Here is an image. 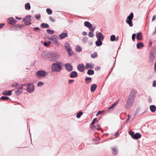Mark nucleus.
Segmentation results:
<instances>
[{
  "label": "nucleus",
  "instance_id": "nucleus-1",
  "mask_svg": "<svg viewBox=\"0 0 156 156\" xmlns=\"http://www.w3.org/2000/svg\"><path fill=\"white\" fill-rule=\"evenodd\" d=\"M41 57L45 60L54 62L58 59L59 55L55 51H45L42 53Z\"/></svg>",
  "mask_w": 156,
  "mask_h": 156
},
{
  "label": "nucleus",
  "instance_id": "nucleus-2",
  "mask_svg": "<svg viewBox=\"0 0 156 156\" xmlns=\"http://www.w3.org/2000/svg\"><path fill=\"white\" fill-rule=\"evenodd\" d=\"M64 65V63L62 62L57 61L52 64L51 67V71L53 72H60L62 70Z\"/></svg>",
  "mask_w": 156,
  "mask_h": 156
},
{
  "label": "nucleus",
  "instance_id": "nucleus-3",
  "mask_svg": "<svg viewBox=\"0 0 156 156\" xmlns=\"http://www.w3.org/2000/svg\"><path fill=\"white\" fill-rule=\"evenodd\" d=\"M156 57V47L153 46L149 53V61L153 64Z\"/></svg>",
  "mask_w": 156,
  "mask_h": 156
},
{
  "label": "nucleus",
  "instance_id": "nucleus-4",
  "mask_svg": "<svg viewBox=\"0 0 156 156\" xmlns=\"http://www.w3.org/2000/svg\"><path fill=\"white\" fill-rule=\"evenodd\" d=\"M133 12H131L129 15L127 16L126 20V23L128 24L130 27H132L133 26L132 20L133 19Z\"/></svg>",
  "mask_w": 156,
  "mask_h": 156
},
{
  "label": "nucleus",
  "instance_id": "nucleus-5",
  "mask_svg": "<svg viewBox=\"0 0 156 156\" xmlns=\"http://www.w3.org/2000/svg\"><path fill=\"white\" fill-rule=\"evenodd\" d=\"M47 39L50 41H52L56 46H58L60 44L58 41V37L57 35H53L52 36V37H47Z\"/></svg>",
  "mask_w": 156,
  "mask_h": 156
},
{
  "label": "nucleus",
  "instance_id": "nucleus-6",
  "mask_svg": "<svg viewBox=\"0 0 156 156\" xmlns=\"http://www.w3.org/2000/svg\"><path fill=\"white\" fill-rule=\"evenodd\" d=\"M24 89L26 90L28 93H31L34 91L35 90V86L33 83H27L26 88Z\"/></svg>",
  "mask_w": 156,
  "mask_h": 156
},
{
  "label": "nucleus",
  "instance_id": "nucleus-7",
  "mask_svg": "<svg viewBox=\"0 0 156 156\" xmlns=\"http://www.w3.org/2000/svg\"><path fill=\"white\" fill-rule=\"evenodd\" d=\"M48 73L46 72L44 70H40L37 71L35 74V76L36 77L39 79L40 77H44L46 75H48Z\"/></svg>",
  "mask_w": 156,
  "mask_h": 156
},
{
  "label": "nucleus",
  "instance_id": "nucleus-8",
  "mask_svg": "<svg viewBox=\"0 0 156 156\" xmlns=\"http://www.w3.org/2000/svg\"><path fill=\"white\" fill-rule=\"evenodd\" d=\"M65 47L67 52L68 53L69 56L70 57L73 55L74 52L72 51V48L69 43L66 42L65 43Z\"/></svg>",
  "mask_w": 156,
  "mask_h": 156
},
{
  "label": "nucleus",
  "instance_id": "nucleus-9",
  "mask_svg": "<svg viewBox=\"0 0 156 156\" xmlns=\"http://www.w3.org/2000/svg\"><path fill=\"white\" fill-rule=\"evenodd\" d=\"M31 17L30 15H28L23 19V22L25 25L30 26L32 24L31 22L32 21Z\"/></svg>",
  "mask_w": 156,
  "mask_h": 156
},
{
  "label": "nucleus",
  "instance_id": "nucleus-10",
  "mask_svg": "<svg viewBox=\"0 0 156 156\" xmlns=\"http://www.w3.org/2000/svg\"><path fill=\"white\" fill-rule=\"evenodd\" d=\"M134 100L133 99L128 98L126 104L125 105V107L126 109L129 110L133 106Z\"/></svg>",
  "mask_w": 156,
  "mask_h": 156
},
{
  "label": "nucleus",
  "instance_id": "nucleus-11",
  "mask_svg": "<svg viewBox=\"0 0 156 156\" xmlns=\"http://www.w3.org/2000/svg\"><path fill=\"white\" fill-rule=\"evenodd\" d=\"M129 135L134 140H137L140 138L142 136L141 133H135L132 130H131L129 133Z\"/></svg>",
  "mask_w": 156,
  "mask_h": 156
},
{
  "label": "nucleus",
  "instance_id": "nucleus-12",
  "mask_svg": "<svg viewBox=\"0 0 156 156\" xmlns=\"http://www.w3.org/2000/svg\"><path fill=\"white\" fill-rule=\"evenodd\" d=\"M64 66H65V69L68 72H70L73 70V67L70 63H64Z\"/></svg>",
  "mask_w": 156,
  "mask_h": 156
},
{
  "label": "nucleus",
  "instance_id": "nucleus-13",
  "mask_svg": "<svg viewBox=\"0 0 156 156\" xmlns=\"http://www.w3.org/2000/svg\"><path fill=\"white\" fill-rule=\"evenodd\" d=\"M96 36L98 40L101 41H103L105 38V36L102 33L98 31L96 33Z\"/></svg>",
  "mask_w": 156,
  "mask_h": 156
},
{
  "label": "nucleus",
  "instance_id": "nucleus-14",
  "mask_svg": "<svg viewBox=\"0 0 156 156\" xmlns=\"http://www.w3.org/2000/svg\"><path fill=\"white\" fill-rule=\"evenodd\" d=\"M96 28V26L94 25L93 27L89 30H90V32L88 33V36L89 37H93L94 36V34L93 32L95 30Z\"/></svg>",
  "mask_w": 156,
  "mask_h": 156
},
{
  "label": "nucleus",
  "instance_id": "nucleus-15",
  "mask_svg": "<svg viewBox=\"0 0 156 156\" xmlns=\"http://www.w3.org/2000/svg\"><path fill=\"white\" fill-rule=\"evenodd\" d=\"M7 22L11 25H14L16 23V20L13 17H11L8 18L7 20Z\"/></svg>",
  "mask_w": 156,
  "mask_h": 156
},
{
  "label": "nucleus",
  "instance_id": "nucleus-16",
  "mask_svg": "<svg viewBox=\"0 0 156 156\" xmlns=\"http://www.w3.org/2000/svg\"><path fill=\"white\" fill-rule=\"evenodd\" d=\"M66 32H63L59 35V37L60 40L65 39L68 36V32L66 30Z\"/></svg>",
  "mask_w": 156,
  "mask_h": 156
},
{
  "label": "nucleus",
  "instance_id": "nucleus-17",
  "mask_svg": "<svg viewBox=\"0 0 156 156\" xmlns=\"http://www.w3.org/2000/svg\"><path fill=\"white\" fill-rule=\"evenodd\" d=\"M77 68L79 71L82 72L84 70L85 66L83 64H80L77 66Z\"/></svg>",
  "mask_w": 156,
  "mask_h": 156
},
{
  "label": "nucleus",
  "instance_id": "nucleus-18",
  "mask_svg": "<svg viewBox=\"0 0 156 156\" xmlns=\"http://www.w3.org/2000/svg\"><path fill=\"white\" fill-rule=\"evenodd\" d=\"M84 25L89 28V30L94 27V25L91 24L90 22L87 21H86L84 23Z\"/></svg>",
  "mask_w": 156,
  "mask_h": 156
},
{
  "label": "nucleus",
  "instance_id": "nucleus-19",
  "mask_svg": "<svg viewBox=\"0 0 156 156\" xmlns=\"http://www.w3.org/2000/svg\"><path fill=\"white\" fill-rule=\"evenodd\" d=\"M78 76L77 73L75 71H73L70 73L69 77L71 78H75L77 77Z\"/></svg>",
  "mask_w": 156,
  "mask_h": 156
},
{
  "label": "nucleus",
  "instance_id": "nucleus-20",
  "mask_svg": "<svg viewBox=\"0 0 156 156\" xmlns=\"http://www.w3.org/2000/svg\"><path fill=\"white\" fill-rule=\"evenodd\" d=\"M94 65L93 64L91 63H87L85 65V69H92L94 68Z\"/></svg>",
  "mask_w": 156,
  "mask_h": 156
},
{
  "label": "nucleus",
  "instance_id": "nucleus-21",
  "mask_svg": "<svg viewBox=\"0 0 156 156\" xmlns=\"http://www.w3.org/2000/svg\"><path fill=\"white\" fill-rule=\"evenodd\" d=\"M119 37L118 36L116 37L115 35L114 34L111 35L110 37V41L112 42L117 41L119 40Z\"/></svg>",
  "mask_w": 156,
  "mask_h": 156
},
{
  "label": "nucleus",
  "instance_id": "nucleus-22",
  "mask_svg": "<svg viewBox=\"0 0 156 156\" xmlns=\"http://www.w3.org/2000/svg\"><path fill=\"white\" fill-rule=\"evenodd\" d=\"M136 93L134 90H132L130 93V94L129 95L128 98H129L133 99L134 100L135 99L136 96Z\"/></svg>",
  "mask_w": 156,
  "mask_h": 156
},
{
  "label": "nucleus",
  "instance_id": "nucleus-23",
  "mask_svg": "<svg viewBox=\"0 0 156 156\" xmlns=\"http://www.w3.org/2000/svg\"><path fill=\"white\" fill-rule=\"evenodd\" d=\"M136 38L137 40H141L143 39V34L141 31L138 32L136 34Z\"/></svg>",
  "mask_w": 156,
  "mask_h": 156
},
{
  "label": "nucleus",
  "instance_id": "nucleus-24",
  "mask_svg": "<svg viewBox=\"0 0 156 156\" xmlns=\"http://www.w3.org/2000/svg\"><path fill=\"white\" fill-rule=\"evenodd\" d=\"M136 46L138 49H141L144 47V45L142 42H138L136 44Z\"/></svg>",
  "mask_w": 156,
  "mask_h": 156
},
{
  "label": "nucleus",
  "instance_id": "nucleus-25",
  "mask_svg": "<svg viewBox=\"0 0 156 156\" xmlns=\"http://www.w3.org/2000/svg\"><path fill=\"white\" fill-rule=\"evenodd\" d=\"M97 87V85L96 84H93L91 85L90 88V90L91 92H94L96 90Z\"/></svg>",
  "mask_w": 156,
  "mask_h": 156
},
{
  "label": "nucleus",
  "instance_id": "nucleus-26",
  "mask_svg": "<svg viewBox=\"0 0 156 156\" xmlns=\"http://www.w3.org/2000/svg\"><path fill=\"white\" fill-rule=\"evenodd\" d=\"M41 28L44 29H47L49 27V25L48 23H41Z\"/></svg>",
  "mask_w": 156,
  "mask_h": 156
},
{
  "label": "nucleus",
  "instance_id": "nucleus-27",
  "mask_svg": "<svg viewBox=\"0 0 156 156\" xmlns=\"http://www.w3.org/2000/svg\"><path fill=\"white\" fill-rule=\"evenodd\" d=\"M112 152L114 155H116L118 153V149L117 147H112Z\"/></svg>",
  "mask_w": 156,
  "mask_h": 156
},
{
  "label": "nucleus",
  "instance_id": "nucleus-28",
  "mask_svg": "<svg viewBox=\"0 0 156 156\" xmlns=\"http://www.w3.org/2000/svg\"><path fill=\"white\" fill-rule=\"evenodd\" d=\"M150 111L152 112H155L156 111V106L154 105H151L150 106Z\"/></svg>",
  "mask_w": 156,
  "mask_h": 156
},
{
  "label": "nucleus",
  "instance_id": "nucleus-29",
  "mask_svg": "<svg viewBox=\"0 0 156 156\" xmlns=\"http://www.w3.org/2000/svg\"><path fill=\"white\" fill-rule=\"evenodd\" d=\"M82 47L80 46L79 45L76 46L75 50L78 53L82 51Z\"/></svg>",
  "mask_w": 156,
  "mask_h": 156
},
{
  "label": "nucleus",
  "instance_id": "nucleus-30",
  "mask_svg": "<svg viewBox=\"0 0 156 156\" xmlns=\"http://www.w3.org/2000/svg\"><path fill=\"white\" fill-rule=\"evenodd\" d=\"M25 8L26 10H29L31 9V6L29 2H27L25 5Z\"/></svg>",
  "mask_w": 156,
  "mask_h": 156
},
{
  "label": "nucleus",
  "instance_id": "nucleus-31",
  "mask_svg": "<svg viewBox=\"0 0 156 156\" xmlns=\"http://www.w3.org/2000/svg\"><path fill=\"white\" fill-rule=\"evenodd\" d=\"M12 90L4 91L3 92V94L4 95H10L11 94Z\"/></svg>",
  "mask_w": 156,
  "mask_h": 156
},
{
  "label": "nucleus",
  "instance_id": "nucleus-32",
  "mask_svg": "<svg viewBox=\"0 0 156 156\" xmlns=\"http://www.w3.org/2000/svg\"><path fill=\"white\" fill-rule=\"evenodd\" d=\"M83 114V112L81 111H78L76 113V117L78 119L80 118Z\"/></svg>",
  "mask_w": 156,
  "mask_h": 156
},
{
  "label": "nucleus",
  "instance_id": "nucleus-33",
  "mask_svg": "<svg viewBox=\"0 0 156 156\" xmlns=\"http://www.w3.org/2000/svg\"><path fill=\"white\" fill-rule=\"evenodd\" d=\"M94 71L92 69H88L87 72V74L89 76L94 75Z\"/></svg>",
  "mask_w": 156,
  "mask_h": 156
},
{
  "label": "nucleus",
  "instance_id": "nucleus-34",
  "mask_svg": "<svg viewBox=\"0 0 156 156\" xmlns=\"http://www.w3.org/2000/svg\"><path fill=\"white\" fill-rule=\"evenodd\" d=\"M114 108H114L113 106L111 104L108 107L107 109V112L109 113L111 112L114 109Z\"/></svg>",
  "mask_w": 156,
  "mask_h": 156
},
{
  "label": "nucleus",
  "instance_id": "nucleus-35",
  "mask_svg": "<svg viewBox=\"0 0 156 156\" xmlns=\"http://www.w3.org/2000/svg\"><path fill=\"white\" fill-rule=\"evenodd\" d=\"M95 43L96 46L99 47L102 45V42L101 41L97 40L95 41Z\"/></svg>",
  "mask_w": 156,
  "mask_h": 156
},
{
  "label": "nucleus",
  "instance_id": "nucleus-36",
  "mask_svg": "<svg viewBox=\"0 0 156 156\" xmlns=\"http://www.w3.org/2000/svg\"><path fill=\"white\" fill-rule=\"evenodd\" d=\"M92 80V78L90 77H86L85 79V80L86 82V84H88L90 83Z\"/></svg>",
  "mask_w": 156,
  "mask_h": 156
},
{
  "label": "nucleus",
  "instance_id": "nucleus-37",
  "mask_svg": "<svg viewBox=\"0 0 156 156\" xmlns=\"http://www.w3.org/2000/svg\"><path fill=\"white\" fill-rule=\"evenodd\" d=\"M46 12L48 15H51L52 13V11L49 8H47L46 9Z\"/></svg>",
  "mask_w": 156,
  "mask_h": 156
},
{
  "label": "nucleus",
  "instance_id": "nucleus-38",
  "mask_svg": "<svg viewBox=\"0 0 156 156\" xmlns=\"http://www.w3.org/2000/svg\"><path fill=\"white\" fill-rule=\"evenodd\" d=\"M98 54L97 52H95L93 54H91L90 56L92 58H94L98 57Z\"/></svg>",
  "mask_w": 156,
  "mask_h": 156
},
{
  "label": "nucleus",
  "instance_id": "nucleus-39",
  "mask_svg": "<svg viewBox=\"0 0 156 156\" xmlns=\"http://www.w3.org/2000/svg\"><path fill=\"white\" fill-rule=\"evenodd\" d=\"M88 40V37H85L82 39V41L84 44L87 43Z\"/></svg>",
  "mask_w": 156,
  "mask_h": 156
},
{
  "label": "nucleus",
  "instance_id": "nucleus-40",
  "mask_svg": "<svg viewBox=\"0 0 156 156\" xmlns=\"http://www.w3.org/2000/svg\"><path fill=\"white\" fill-rule=\"evenodd\" d=\"M46 31L49 34H53L55 33V31L53 30H51L50 29H48L46 30Z\"/></svg>",
  "mask_w": 156,
  "mask_h": 156
},
{
  "label": "nucleus",
  "instance_id": "nucleus-41",
  "mask_svg": "<svg viewBox=\"0 0 156 156\" xmlns=\"http://www.w3.org/2000/svg\"><path fill=\"white\" fill-rule=\"evenodd\" d=\"M32 29H33L34 31H36L37 33L39 32L41 30L40 28L38 27L32 28Z\"/></svg>",
  "mask_w": 156,
  "mask_h": 156
},
{
  "label": "nucleus",
  "instance_id": "nucleus-42",
  "mask_svg": "<svg viewBox=\"0 0 156 156\" xmlns=\"http://www.w3.org/2000/svg\"><path fill=\"white\" fill-rule=\"evenodd\" d=\"M35 18L37 20H39L41 18V14L39 13H38L35 15L34 16Z\"/></svg>",
  "mask_w": 156,
  "mask_h": 156
},
{
  "label": "nucleus",
  "instance_id": "nucleus-43",
  "mask_svg": "<svg viewBox=\"0 0 156 156\" xmlns=\"http://www.w3.org/2000/svg\"><path fill=\"white\" fill-rule=\"evenodd\" d=\"M44 84V83L42 81L39 82L37 84V86L38 87L42 86Z\"/></svg>",
  "mask_w": 156,
  "mask_h": 156
},
{
  "label": "nucleus",
  "instance_id": "nucleus-44",
  "mask_svg": "<svg viewBox=\"0 0 156 156\" xmlns=\"http://www.w3.org/2000/svg\"><path fill=\"white\" fill-rule=\"evenodd\" d=\"M14 30H19L20 28V25L19 24L17 25L14 27Z\"/></svg>",
  "mask_w": 156,
  "mask_h": 156
},
{
  "label": "nucleus",
  "instance_id": "nucleus-45",
  "mask_svg": "<svg viewBox=\"0 0 156 156\" xmlns=\"http://www.w3.org/2000/svg\"><path fill=\"white\" fill-rule=\"evenodd\" d=\"M119 102V100H116L115 102H114L112 104V106H113L114 108H115V106L118 104V102Z\"/></svg>",
  "mask_w": 156,
  "mask_h": 156
},
{
  "label": "nucleus",
  "instance_id": "nucleus-46",
  "mask_svg": "<svg viewBox=\"0 0 156 156\" xmlns=\"http://www.w3.org/2000/svg\"><path fill=\"white\" fill-rule=\"evenodd\" d=\"M96 126H94V125L91 126V125H90V127L94 131H95L96 130Z\"/></svg>",
  "mask_w": 156,
  "mask_h": 156
},
{
  "label": "nucleus",
  "instance_id": "nucleus-47",
  "mask_svg": "<svg viewBox=\"0 0 156 156\" xmlns=\"http://www.w3.org/2000/svg\"><path fill=\"white\" fill-rule=\"evenodd\" d=\"M136 36V34L133 33V34L132 36V39L133 41H135Z\"/></svg>",
  "mask_w": 156,
  "mask_h": 156
},
{
  "label": "nucleus",
  "instance_id": "nucleus-48",
  "mask_svg": "<svg viewBox=\"0 0 156 156\" xmlns=\"http://www.w3.org/2000/svg\"><path fill=\"white\" fill-rule=\"evenodd\" d=\"M97 119V118H94L92 121L90 123V125H93L95 123V122H96V120Z\"/></svg>",
  "mask_w": 156,
  "mask_h": 156
},
{
  "label": "nucleus",
  "instance_id": "nucleus-49",
  "mask_svg": "<svg viewBox=\"0 0 156 156\" xmlns=\"http://www.w3.org/2000/svg\"><path fill=\"white\" fill-rule=\"evenodd\" d=\"M1 99L3 100H5L9 99L8 97L6 96H2L1 97Z\"/></svg>",
  "mask_w": 156,
  "mask_h": 156
},
{
  "label": "nucleus",
  "instance_id": "nucleus-50",
  "mask_svg": "<svg viewBox=\"0 0 156 156\" xmlns=\"http://www.w3.org/2000/svg\"><path fill=\"white\" fill-rule=\"evenodd\" d=\"M74 81V80L73 79H69L68 80V84H71Z\"/></svg>",
  "mask_w": 156,
  "mask_h": 156
},
{
  "label": "nucleus",
  "instance_id": "nucleus-51",
  "mask_svg": "<svg viewBox=\"0 0 156 156\" xmlns=\"http://www.w3.org/2000/svg\"><path fill=\"white\" fill-rule=\"evenodd\" d=\"M15 94L16 95H19L20 94V89L18 88L17 90L15 91Z\"/></svg>",
  "mask_w": 156,
  "mask_h": 156
},
{
  "label": "nucleus",
  "instance_id": "nucleus-52",
  "mask_svg": "<svg viewBox=\"0 0 156 156\" xmlns=\"http://www.w3.org/2000/svg\"><path fill=\"white\" fill-rule=\"evenodd\" d=\"M27 83H21L20 84V87H22L23 88L24 87H26L27 86Z\"/></svg>",
  "mask_w": 156,
  "mask_h": 156
},
{
  "label": "nucleus",
  "instance_id": "nucleus-53",
  "mask_svg": "<svg viewBox=\"0 0 156 156\" xmlns=\"http://www.w3.org/2000/svg\"><path fill=\"white\" fill-rule=\"evenodd\" d=\"M100 140H101L100 138H98V139H97L96 138L93 139V140L94 141H99Z\"/></svg>",
  "mask_w": 156,
  "mask_h": 156
},
{
  "label": "nucleus",
  "instance_id": "nucleus-54",
  "mask_svg": "<svg viewBox=\"0 0 156 156\" xmlns=\"http://www.w3.org/2000/svg\"><path fill=\"white\" fill-rule=\"evenodd\" d=\"M18 85V83H13L12 84V86L14 87H16Z\"/></svg>",
  "mask_w": 156,
  "mask_h": 156
},
{
  "label": "nucleus",
  "instance_id": "nucleus-55",
  "mask_svg": "<svg viewBox=\"0 0 156 156\" xmlns=\"http://www.w3.org/2000/svg\"><path fill=\"white\" fill-rule=\"evenodd\" d=\"M152 86L154 87H156V80H154L153 81Z\"/></svg>",
  "mask_w": 156,
  "mask_h": 156
},
{
  "label": "nucleus",
  "instance_id": "nucleus-56",
  "mask_svg": "<svg viewBox=\"0 0 156 156\" xmlns=\"http://www.w3.org/2000/svg\"><path fill=\"white\" fill-rule=\"evenodd\" d=\"M44 46L45 47H48V46L49 45L47 43V41H45L44 42Z\"/></svg>",
  "mask_w": 156,
  "mask_h": 156
},
{
  "label": "nucleus",
  "instance_id": "nucleus-57",
  "mask_svg": "<svg viewBox=\"0 0 156 156\" xmlns=\"http://www.w3.org/2000/svg\"><path fill=\"white\" fill-rule=\"evenodd\" d=\"M140 108H137L136 109V111L135 112V113H136V114H139L140 112Z\"/></svg>",
  "mask_w": 156,
  "mask_h": 156
},
{
  "label": "nucleus",
  "instance_id": "nucleus-58",
  "mask_svg": "<svg viewBox=\"0 0 156 156\" xmlns=\"http://www.w3.org/2000/svg\"><path fill=\"white\" fill-rule=\"evenodd\" d=\"M101 68V67L100 66H98L97 67H95L94 69L95 70L98 71Z\"/></svg>",
  "mask_w": 156,
  "mask_h": 156
},
{
  "label": "nucleus",
  "instance_id": "nucleus-59",
  "mask_svg": "<svg viewBox=\"0 0 156 156\" xmlns=\"http://www.w3.org/2000/svg\"><path fill=\"white\" fill-rule=\"evenodd\" d=\"M49 20L52 22H55V20H54L52 19V18L51 16L49 17Z\"/></svg>",
  "mask_w": 156,
  "mask_h": 156
},
{
  "label": "nucleus",
  "instance_id": "nucleus-60",
  "mask_svg": "<svg viewBox=\"0 0 156 156\" xmlns=\"http://www.w3.org/2000/svg\"><path fill=\"white\" fill-rule=\"evenodd\" d=\"M156 18V16L155 15H154L153 16L152 18V21L153 22L154 21Z\"/></svg>",
  "mask_w": 156,
  "mask_h": 156
},
{
  "label": "nucleus",
  "instance_id": "nucleus-61",
  "mask_svg": "<svg viewBox=\"0 0 156 156\" xmlns=\"http://www.w3.org/2000/svg\"><path fill=\"white\" fill-rule=\"evenodd\" d=\"M119 135V131H118L117 132H116L115 133V136L117 137Z\"/></svg>",
  "mask_w": 156,
  "mask_h": 156
},
{
  "label": "nucleus",
  "instance_id": "nucleus-62",
  "mask_svg": "<svg viewBox=\"0 0 156 156\" xmlns=\"http://www.w3.org/2000/svg\"><path fill=\"white\" fill-rule=\"evenodd\" d=\"M156 33V26L155 27L154 30L152 34V35H154Z\"/></svg>",
  "mask_w": 156,
  "mask_h": 156
},
{
  "label": "nucleus",
  "instance_id": "nucleus-63",
  "mask_svg": "<svg viewBox=\"0 0 156 156\" xmlns=\"http://www.w3.org/2000/svg\"><path fill=\"white\" fill-rule=\"evenodd\" d=\"M153 42L151 41H150L149 43V47H151L152 46V44Z\"/></svg>",
  "mask_w": 156,
  "mask_h": 156
},
{
  "label": "nucleus",
  "instance_id": "nucleus-64",
  "mask_svg": "<svg viewBox=\"0 0 156 156\" xmlns=\"http://www.w3.org/2000/svg\"><path fill=\"white\" fill-rule=\"evenodd\" d=\"M82 34L83 36H86L87 35V33L86 32L83 31L82 33Z\"/></svg>",
  "mask_w": 156,
  "mask_h": 156
}]
</instances>
